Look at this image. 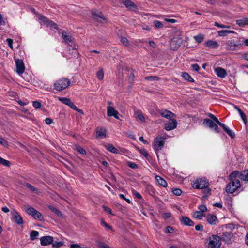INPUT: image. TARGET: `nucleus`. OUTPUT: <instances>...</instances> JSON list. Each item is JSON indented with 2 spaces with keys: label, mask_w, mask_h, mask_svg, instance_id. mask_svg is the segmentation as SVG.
Masks as SVG:
<instances>
[{
  "label": "nucleus",
  "mask_w": 248,
  "mask_h": 248,
  "mask_svg": "<svg viewBox=\"0 0 248 248\" xmlns=\"http://www.w3.org/2000/svg\"><path fill=\"white\" fill-rule=\"evenodd\" d=\"M236 22L240 27H243L245 25H248V18L244 17L242 19H238L236 21Z\"/></svg>",
  "instance_id": "25"
},
{
  "label": "nucleus",
  "mask_w": 248,
  "mask_h": 248,
  "mask_svg": "<svg viewBox=\"0 0 248 248\" xmlns=\"http://www.w3.org/2000/svg\"><path fill=\"white\" fill-rule=\"evenodd\" d=\"M166 139V135H158L154 139L153 142V147L156 154L163 148Z\"/></svg>",
  "instance_id": "2"
},
{
  "label": "nucleus",
  "mask_w": 248,
  "mask_h": 248,
  "mask_svg": "<svg viewBox=\"0 0 248 248\" xmlns=\"http://www.w3.org/2000/svg\"><path fill=\"white\" fill-rule=\"evenodd\" d=\"M15 62L16 67V72L18 74L21 75L24 72L25 70L23 62L22 60L16 59Z\"/></svg>",
  "instance_id": "11"
},
{
  "label": "nucleus",
  "mask_w": 248,
  "mask_h": 248,
  "mask_svg": "<svg viewBox=\"0 0 248 248\" xmlns=\"http://www.w3.org/2000/svg\"><path fill=\"white\" fill-rule=\"evenodd\" d=\"M46 26H49L52 29H57L58 28L57 25L51 21H49Z\"/></svg>",
  "instance_id": "42"
},
{
  "label": "nucleus",
  "mask_w": 248,
  "mask_h": 248,
  "mask_svg": "<svg viewBox=\"0 0 248 248\" xmlns=\"http://www.w3.org/2000/svg\"><path fill=\"white\" fill-rule=\"evenodd\" d=\"M219 36L224 37L228 33H235V32L231 30H221L217 31Z\"/></svg>",
  "instance_id": "29"
},
{
  "label": "nucleus",
  "mask_w": 248,
  "mask_h": 248,
  "mask_svg": "<svg viewBox=\"0 0 248 248\" xmlns=\"http://www.w3.org/2000/svg\"><path fill=\"white\" fill-rule=\"evenodd\" d=\"M127 165L128 167L132 169H137L138 168V166L135 163L132 162H128Z\"/></svg>",
  "instance_id": "51"
},
{
  "label": "nucleus",
  "mask_w": 248,
  "mask_h": 248,
  "mask_svg": "<svg viewBox=\"0 0 248 248\" xmlns=\"http://www.w3.org/2000/svg\"><path fill=\"white\" fill-rule=\"evenodd\" d=\"M192 216L195 218L201 220L205 217V214L200 211H196L193 213Z\"/></svg>",
  "instance_id": "30"
},
{
  "label": "nucleus",
  "mask_w": 248,
  "mask_h": 248,
  "mask_svg": "<svg viewBox=\"0 0 248 248\" xmlns=\"http://www.w3.org/2000/svg\"><path fill=\"white\" fill-rule=\"evenodd\" d=\"M59 101L62 102L63 104L68 106L71 108H73L74 110L80 113L83 114L82 110L79 109L76 106L73 102L68 98L59 97L58 98Z\"/></svg>",
  "instance_id": "7"
},
{
  "label": "nucleus",
  "mask_w": 248,
  "mask_h": 248,
  "mask_svg": "<svg viewBox=\"0 0 248 248\" xmlns=\"http://www.w3.org/2000/svg\"><path fill=\"white\" fill-rule=\"evenodd\" d=\"M145 79L147 80L154 81L155 80H158V78L156 76H148L146 77Z\"/></svg>",
  "instance_id": "49"
},
{
  "label": "nucleus",
  "mask_w": 248,
  "mask_h": 248,
  "mask_svg": "<svg viewBox=\"0 0 248 248\" xmlns=\"http://www.w3.org/2000/svg\"><path fill=\"white\" fill-rule=\"evenodd\" d=\"M121 43L124 46H127L129 44V41L125 37H122L121 39Z\"/></svg>",
  "instance_id": "47"
},
{
  "label": "nucleus",
  "mask_w": 248,
  "mask_h": 248,
  "mask_svg": "<svg viewBox=\"0 0 248 248\" xmlns=\"http://www.w3.org/2000/svg\"><path fill=\"white\" fill-rule=\"evenodd\" d=\"M195 229L197 231H202L203 230V226L201 224L197 225L195 226Z\"/></svg>",
  "instance_id": "61"
},
{
  "label": "nucleus",
  "mask_w": 248,
  "mask_h": 248,
  "mask_svg": "<svg viewBox=\"0 0 248 248\" xmlns=\"http://www.w3.org/2000/svg\"><path fill=\"white\" fill-rule=\"evenodd\" d=\"M70 84V81L66 78H62L56 80L54 83V87L58 91L66 89Z\"/></svg>",
  "instance_id": "4"
},
{
  "label": "nucleus",
  "mask_w": 248,
  "mask_h": 248,
  "mask_svg": "<svg viewBox=\"0 0 248 248\" xmlns=\"http://www.w3.org/2000/svg\"><path fill=\"white\" fill-rule=\"evenodd\" d=\"M104 75V71L101 68L96 73L97 78L100 80H102L103 79Z\"/></svg>",
  "instance_id": "39"
},
{
  "label": "nucleus",
  "mask_w": 248,
  "mask_h": 248,
  "mask_svg": "<svg viewBox=\"0 0 248 248\" xmlns=\"http://www.w3.org/2000/svg\"><path fill=\"white\" fill-rule=\"evenodd\" d=\"M93 17L96 21L99 22H104L106 21V19L104 16L101 13L98 14L92 12V13Z\"/></svg>",
  "instance_id": "21"
},
{
  "label": "nucleus",
  "mask_w": 248,
  "mask_h": 248,
  "mask_svg": "<svg viewBox=\"0 0 248 248\" xmlns=\"http://www.w3.org/2000/svg\"><path fill=\"white\" fill-rule=\"evenodd\" d=\"M154 25L155 26V27L157 28H161L163 26L162 23L160 21L158 20H155L154 21Z\"/></svg>",
  "instance_id": "48"
},
{
  "label": "nucleus",
  "mask_w": 248,
  "mask_h": 248,
  "mask_svg": "<svg viewBox=\"0 0 248 248\" xmlns=\"http://www.w3.org/2000/svg\"><path fill=\"white\" fill-rule=\"evenodd\" d=\"M191 66L194 71H198L200 69V67L197 64H193Z\"/></svg>",
  "instance_id": "59"
},
{
  "label": "nucleus",
  "mask_w": 248,
  "mask_h": 248,
  "mask_svg": "<svg viewBox=\"0 0 248 248\" xmlns=\"http://www.w3.org/2000/svg\"><path fill=\"white\" fill-rule=\"evenodd\" d=\"M38 18L41 24L47 26L49 20L46 17L42 15H39L38 16Z\"/></svg>",
  "instance_id": "28"
},
{
  "label": "nucleus",
  "mask_w": 248,
  "mask_h": 248,
  "mask_svg": "<svg viewBox=\"0 0 248 248\" xmlns=\"http://www.w3.org/2000/svg\"><path fill=\"white\" fill-rule=\"evenodd\" d=\"M182 77L186 80L189 81V82H193V79L191 77V76L187 73L183 72L182 74Z\"/></svg>",
  "instance_id": "37"
},
{
  "label": "nucleus",
  "mask_w": 248,
  "mask_h": 248,
  "mask_svg": "<svg viewBox=\"0 0 248 248\" xmlns=\"http://www.w3.org/2000/svg\"><path fill=\"white\" fill-rule=\"evenodd\" d=\"M240 179L248 181V170H245L241 172V174L240 175Z\"/></svg>",
  "instance_id": "32"
},
{
  "label": "nucleus",
  "mask_w": 248,
  "mask_h": 248,
  "mask_svg": "<svg viewBox=\"0 0 248 248\" xmlns=\"http://www.w3.org/2000/svg\"><path fill=\"white\" fill-rule=\"evenodd\" d=\"M62 37L64 42L66 44H69L73 42L74 38L69 33L62 31Z\"/></svg>",
  "instance_id": "16"
},
{
  "label": "nucleus",
  "mask_w": 248,
  "mask_h": 248,
  "mask_svg": "<svg viewBox=\"0 0 248 248\" xmlns=\"http://www.w3.org/2000/svg\"><path fill=\"white\" fill-rule=\"evenodd\" d=\"M224 130L232 138H234L235 137V134L233 132L229 127L226 126L224 124L221 126Z\"/></svg>",
  "instance_id": "27"
},
{
  "label": "nucleus",
  "mask_w": 248,
  "mask_h": 248,
  "mask_svg": "<svg viewBox=\"0 0 248 248\" xmlns=\"http://www.w3.org/2000/svg\"><path fill=\"white\" fill-rule=\"evenodd\" d=\"M205 46L210 48L215 49L219 47V44L216 41L208 40L205 42Z\"/></svg>",
  "instance_id": "20"
},
{
  "label": "nucleus",
  "mask_w": 248,
  "mask_h": 248,
  "mask_svg": "<svg viewBox=\"0 0 248 248\" xmlns=\"http://www.w3.org/2000/svg\"><path fill=\"white\" fill-rule=\"evenodd\" d=\"M207 248H219L221 245V238L217 235H212L207 239Z\"/></svg>",
  "instance_id": "1"
},
{
  "label": "nucleus",
  "mask_w": 248,
  "mask_h": 248,
  "mask_svg": "<svg viewBox=\"0 0 248 248\" xmlns=\"http://www.w3.org/2000/svg\"><path fill=\"white\" fill-rule=\"evenodd\" d=\"M182 40L179 38H174L170 42V47L173 50H177L180 46Z\"/></svg>",
  "instance_id": "10"
},
{
  "label": "nucleus",
  "mask_w": 248,
  "mask_h": 248,
  "mask_svg": "<svg viewBox=\"0 0 248 248\" xmlns=\"http://www.w3.org/2000/svg\"><path fill=\"white\" fill-rule=\"evenodd\" d=\"M230 180L231 182L227 185L226 187V191L228 193H232L234 192L241 186L238 179Z\"/></svg>",
  "instance_id": "6"
},
{
  "label": "nucleus",
  "mask_w": 248,
  "mask_h": 248,
  "mask_svg": "<svg viewBox=\"0 0 248 248\" xmlns=\"http://www.w3.org/2000/svg\"><path fill=\"white\" fill-rule=\"evenodd\" d=\"M11 215L12 216V220L17 224L18 225H21L23 223V219L19 214L16 210H13L11 211Z\"/></svg>",
  "instance_id": "9"
},
{
  "label": "nucleus",
  "mask_w": 248,
  "mask_h": 248,
  "mask_svg": "<svg viewBox=\"0 0 248 248\" xmlns=\"http://www.w3.org/2000/svg\"><path fill=\"white\" fill-rule=\"evenodd\" d=\"M96 137L99 138H104L106 136V130L103 127L96 128Z\"/></svg>",
  "instance_id": "22"
},
{
  "label": "nucleus",
  "mask_w": 248,
  "mask_h": 248,
  "mask_svg": "<svg viewBox=\"0 0 248 248\" xmlns=\"http://www.w3.org/2000/svg\"><path fill=\"white\" fill-rule=\"evenodd\" d=\"M239 115H240L242 119L244 121V123L246 124L247 122V117L244 113L241 110L239 111Z\"/></svg>",
  "instance_id": "46"
},
{
  "label": "nucleus",
  "mask_w": 248,
  "mask_h": 248,
  "mask_svg": "<svg viewBox=\"0 0 248 248\" xmlns=\"http://www.w3.org/2000/svg\"><path fill=\"white\" fill-rule=\"evenodd\" d=\"M6 41L8 43V45L9 46V47L13 49V46H12V43H13V40L10 38H8L6 39Z\"/></svg>",
  "instance_id": "60"
},
{
  "label": "nucleus",
  "mask_w": 248,
  "mask_h": 248,
  "mask_svg": "<svg viewBox=\"0 0 248 248\" xmlns=\"http://www.w3.org/2000/svg\"><path fill=\"white\" fill-rule=\"evenodd\" d=\"M212 128H213L216 132H217V133L219 132L218 126L217 125V124H216L215 123H214V124H213V126H212Z\"/></svg>",
  "instance_id": "63"
},
{
  "label": "nucleus",
  "mask_w": 248,
  "mask_h": 248,
  "mask_svg": "<svg viewBox=\"0 0 248 248\" xmlns=\"http://www.w3.org/2000/svg\"><path fill=\"white\" fill-rule=\"evenodd\" d=\"M208 182L205 178H199L195 180L192 184V186L196 189H203L205 188V191L207 193H209L210 191V189L208 187Z\"/></svg>",
  "instance_id": "3"
},
{
  "label": "nucleus",
  "mask_w": 248,
  "mask_h": 248,
  "mask_svg": "<svg viewBox=\"0 0 248 248\" xmlns=\"http://www.w3.org/2000/svg\"><path fill=\"white\" fill-rule=\"evenodd\" d=\"M212 120H213V121H215L217 124L220 126H221L223 124V123L220 122L219 121V120H218V119L216 116H215Z\"/></svg>",
  "instance_id": "62"
},
{
  "label": "nucleus",
  "mask_w": 248,
  "mask_h": 248,
  "mask_svg": "<svg viewBox=\"0 0 248 248\" xmlns=\"http://www.w3.org/2000/svg\"><path fill=\"white\" fill-rule=\"evenodd\" d=\"M122 2L129 10L135 11L137 9V6L130 0H122Z\"/></svg>",
  "instance_id": "15"
},
{
  "label": "nucleus",
  "mask_w": 248,
  "mask_h": 248,
  "mask_svg": "<svg viewBox=\"0 0 248 248\" xmlns=\"http://www.w3.org/2000/svg\"><path fill=\"white\" fill-rule=\"evenodd\" d=\"M53 238L51 236H45L41 237L40 244L42 246H46L52 244Z\"/></svg>",
  "instance_id": "13"
},
{
  "label": "nucleus",
  "mask_w": 248,
  "mask_h": 248,
  "mask_svg": "<svg viewBox=\"0 0 248 248\" xmlns=\"http://www.w3.org/2000/svg\"><path fill=\"white\" fill-rule=\"evenodd\" d=\"M119 112L117 110H115L114 108L111 106H108L107 108V115L108 116H113L116 119H118Z\"/></svg>",
  "instance_id": "17"
},
{
  "label": "nucleus",
  "mask_w": 248,
  "mask_h": 248,
  "mask_svg": "<svg viewBox=\"0 0 248 248\" xmlns=\"http://www.w3.org/2000/svg\"><path fill=\"white\" fill-rule=\"evenodd\" d=\"M180 220L182 224L186 226H193L194 225V222L186 217H182L180 218Z\"/></svg>",
  "instance_id": "19"
},
{
  "label": "nucleus",
  "mask_w": 248,
  "mask_h": 248,
  "mask_svg": "<svg viewBox=\"0 0 248 248\" xmlns=\"http://www.w3.org/2000/svg\"><path fill=\"white\" fill-rule=\"evenodd\" d=\"M155 180L158 183V185L163 187H166L167 186V182L160 176L156 175L155 176Z\"/></svg>",
  "instance_id": "24"
},
{
  "label": "nucleus",
  "mask_w": 248,
  "mask_h": 248,
  "mask_svg": "<svg viewBox=\"0 0 248 248\" xmlns=\"http://www.w3.org/2000/svg\"><path fill=\"white\" fill-rule=\"evenodd\" d=\"M76 149L81 154H82V155H86V151L84 149H83L82 147H81L80 146H76Z\"/></svg>",
  "instance_id": "43"
},
{
  "label": "nucleus",
  "mask_w": 248,
  "mask_h": 248,
  "mask_svg": "<svg viewBox=\"0 0 248 248\" xmlns=\"http://www.w3.org/2000/svg\"><path fill=\"white\" fill-rule=\"evenodd\" d=\"M0 144L4 146H7L8 145V142L3 138L0 137Z\"/></svg>",
  "instance_id": "52"
},
{
  "label": "nucleus",
  "mask_w": 248,
  "mask_h": 248,
  "mask_svg": "<svg viewBox=\"0 0 248 248\" xmlns=\"http://www.w3.org/2000/svg\"><path fill=\"white\" fill-rule=\"evenodd\" d=\"M25 212L30 216H31L35 219L39 221L44 220L43 216L39 211L35 209L34 208L28 206H24Z\"/></svg>",
  "instance_id": "5"
},
{
  "label": "nucleus",
  "mask_w": 248,
  "mask_h": 248,
  "mask_svg": "<svg viewBox=\"0 0 248 248\" xmlns=\"http://www.w3.org/2000/svg\"><path fill=\"white\" fill-rule=\"evenodd\" d=\"M215 72L217 77L223 78L227 75V72L226 70L220 67H218L215 69Z\"/></svg>",
  "instance_id": "18"
},
{
  "label": "nucleus",
  "mask_w": 248,
  "mask_h": 248,
  "mask_svg": "<svg viewBox=\"0 0 248 248\" xmlns=\"http://www.w3.org/2000/svg\"><path fill=\"white\" fill-rule=\"evenodd\" d=\"M135 117L138 118L141 122L145 121V118L141 112L138 111L135 113Z\"/></svg>",
  "instance_id": "35"
},
{
  "label": "nucleus",
  "mask_w": 248,
  "mask_h": 248,
  "mask_svg": "<svg viewBox=\"0 0 248 248\" xmlns=\"http://www.w3.org/2000/svg\"><path fill=\"white\" fill-rule=\"evenodd\" d=\"M171 214L170 213H166L163 214V217L165 219L169 218L171 217Z\"/></svg>",
  "instance_id": "64"
},
{
  "label": "nucleus",
  "mask_w": 248,
  "mask_h": 248,
  "mask_svg": "<svg viewBox=\"0 0 248 248\" xmlns=\"http://www.w3.org/2000/svg\"><path fill=\"white\" fill-rule=\"evenodd\" d=\"M194 39L198 43H201L204 39V35L202 34H198L194 37Z\"/></svg>",
  "instance_id": "40"
},
{
  "label": "nucleus",
  "mask_w": 248,
  "mask_h": 248,
  "mask_svg": "<svg viewBox=\"0 0 248 248\" xmlns=\"http://www.w3.org/2000/svg\"><path fill=\"white\" fill-rule=\"evenodd\" d=\"M241 174V172L239 171H233L229 175L230 180L236 179V178L240 179V175Z\"/></svg>",
  "instance_id": "31"
},
{
  "label": "nucleus",
  "mask_w": 248,
  "mask_h": 248,
  "mask_svg": "<svg viewBox=\"0 0 248 248\" xmlns=\"http://www.w3.org/2000/svg\"><path fill=\"white\" fill-rule=\"evenodd\" d=\"M160 115L163 117L167 119H170L175 116V114L168 110H163L160 113Z\"/></svg>",
  "instance_id": "23"
},
{
  "label": "nucleus",
  "mask_w": 248,
  "mask_h": 248,
  "mask_svg": "<svg viewBox=\"0 0 248 248\" xmlns=\"http://www.w3.org/2000/svg\"><path fill=\"white\" fill-rule=\"evenodd\" d=\"M173 229L170 226H167L165 229V232L171 233L173 232Z\"/></svg>",
  "instance_id": "56"
},
{
  "label": "nucleus",
  "mask_w": 248,
  "mask_h": 248,
  "mask_svg": "<svg viewBox=\"0 0 248 248\" xmlns=\"http://www.w3.org/2000/svg\"><path fill=\"white\" fill-rule=\"evenodd\" d=\"M39 235V232L36 231H32L30 232V237L31 240H35Z\"/></svg>",
  "instance_id": "36"
},
{
  "label": "nucleus",
  "mask_w": 248,
  "mask_h": 248,
  "mask_svg": "<svg viewBox=\"0 0 248 248\" xmlns=\"http://www.w3.org/2000/svg\"><path fill=\"white\" fill-rule=\"evenodd\" d=\"M214 122L213 120L209 119H205L203 121V124H206L207 125L209 128H212V126H213V124H214Z\"/></svg>",
  "instance_id": "38"
},
{
  "label": "nucleus",
  "mask_w": 248,
  "mask_h": 248,
  "mask_svg": "<svg viewBox=\"0 0 248 248\" xmlns=\"http://www.w3.org/2000/svg\"><path fill=\"white\" fill-rule=\"evenodd\" d=\"M132 194L137 198L139 199H142L141 195L138 192H137L136 191L133 190H132Z\"/></svg>",
  "instance_id": "53"
},
{
  "label": "nucleus",
  "mask_w": 248,
  "mask_h": 248,
  "mask_svg": "<svg viewBox=\"0 0 248 248\" xmlns=\"http://www.w3.org/2000/svg\"><path fill=\"white\" fill-rule=\"evenodd\" d=\"M173 193L177 196H179L182 193V191L179 188H175L173 189L172 191Z\"/></svg>",
  "instance_id": "50"
},
{
  "label": "nucleus",
  "mask_w": 248,
  "mask_h": 248,
  "mask_svg": "<svg viewBox=\"0 0 248 248\" xmlns=\"http://www.w3.org/2000/svg\"><path fill=\"white\" fill-rule=\"evenodd\" d=\"M48 207L52 212H54L58 217L62 216V213L55 207L53 206L52 205H48Z\"/></svg>",
  "instance_id": "34"
},
{
  "label": "nucleus",
  "mask_w": 248,
  "mask_h": 248,
  "mask_svg": "<svg viewBox=\"0 0 248 248\" xmlns=\"http://www.w3.org/2000/svg\"><path fill=\"white\" fill-rule=\"evenodd\" d=\"M105 147L107 150L109 151V152L112 153H118V150L113 145L111 144H107L105 145Z\"/></svg>",
  "instance_id": "26"
},
{
  "label": "nucleus",
  "mask_w": 248,
  "mask_h": 248,
  "mask_svg": "<svg viewBox=\"0 0 248 248\" xmlns=\"http://www.w3.org/2000/svg\"><path fill=\"white\" fill-rule=\"evenodd\" d=\"M53 244V246L56 248H59L62 246V243L61 242H55Z\"/></svg>",
  "instance_id": "57"
},
{
  "label": "nucleus",
  "mask_w": 248,
  "mask_h": 248,
  "mask_svg": "<svg viewBox=\"0 0 248 248\" xmlns=\"http://www.w3.org/2000/svg\"><path fill=\"white\" fill-rule=\"evenodd\" d=\"M98 246L100 248H111L108 245L101 242H98Z\"/></svg>",
  "instance_id": "45"
},
{
  "label": "nucleus",
  "mask_w": 248,
  "mask_h": 248,
  "mask_svg": "<svg viewBox=\"0 0 248 248\" xmlns=\"http://www.w3.org/2000/svg\"><path fill=\"white\" fill-rule=\"evenodd\" d=\"M242 46V44L236 43L233 40H228L226 43V48L229 50H236L237 47L240 48Z\"/></svg>",
  "instance_id": "8"
},
{
  "label": "nucleus",
  "mask_w": 248,
  "mask_h": 248,
  "mask_svg": "<svg viewBox=\"0 0 248 248\" xmlns=\"http://www.w3.org/2000/svg\"><path fill=\"white\" fill-rule=\"evenodd\" d=\"M177 126V121L174 119H170V121L165 125V128L167 131L175 129Z\"/></svg>",
  "instance_id": "14"
},
{
  "label": "nucleus",
  "mask_w": 248,
  "mask_h": 248,
  "mask_svg": "<svg viewBox=\"0 0 248 248\" xmlns=\"http://www.w3.org/2000/svg\"><path fill=\"white\" fill-rule=\"evenodd\" d=\"M25 186L30 190L34 192L35 193L37 194H39L40 193V191H39V190L37 188H36L35 187H34V186L31 185L30 184L27 183L25 184Z\"/></svg>",
  "instance_id": "33"
},
{
  "label": "nucleus",
  "mask_w": 248,
  "mask_h": 248,
  "mask_svg": "<svg viewBox=\"0 0 248 248\" xmlns=\"http://www.w3.org/2000/svg\"><path fill=\"white\" fill-rule=\"evenodd\" d=\"M0 164L7 167H9L10 165V162L3 158L0 157Z\"/></svg>",
  "instance_id": "41"
},
{
  "label": "nucleus",
  "mask_w": 248,
  "mask_h": 248,
  "mask_svg": "<svg viewBox=\"0 0 248 248\" xmlns=\"http://www.w3.org/2000/svg\"><path fill=\"white\" fill-rule=\"evenodd\" d=\"M41 104L38 101H33V106L36 108H38L41 107Z\"/></svg>",
  "instance_id": "55"
},
{
  "label": "nucleus",
  "mask_w": 248,
  "mask_h": 248,
  "mask_svg": "<svg viewBox=\"0 0 248 248\" xmlns=\"http://www.w3.org/2000/svg\"><path fill=\"white\" fill-rule=\"evenodd\" d=\"M103 208L104 210V211H105L106 212L109 213L111 215H113L112 210L109 208H108L105 206H103Z\"/></svg>",
  "instance_id": "58"
},
{
  "label": "nucleus",
  "mask_w": 248,
  "mask_h": 248,
  "mask_svg": "<svg viewBox=\"0 0 248 248\" xmlns=\"http://www.w3.org/2000/svg\"><path fill=\"white\" fill-rule=\"evenodd\" d=\"M198 209L200 210V211L202 213L207 211V209L206 206L204 204L199 205L198 207Z\"/></svg>",
  "instance_id": "44"
},
{
  "label": "nucleus",
  "mask_w": 248,
  "mask_h": 248,
  "mask_svg": "<svg viewBox=\"0 0 248 248\" xmlns=\"http://www.w3.org/2000/svg\"><path fill=\"white\" fill-rule=\"evenodd\" d=\"M206 221L211 225H216L218 220L217 217L213 214H208L206 217Z\"/></svg>",
  "instance_id": "12"
},
{
  "label": "nucleus",
  "mask_w": 248,
  "mask_h": 248,
  "mask_svg": "<svg viewBox=\"0 0 248 248\" xmlns=\"http://www.w3.org/2000/svg\"><path fill=\"white\" fill-rule=\"evenodd\" d=\"M101 224L102 226H104L105 227L112 230V227L110 226H109L108 224H107L103 220H101Z\"/></svg>",
  "instance_id": "54"
}]
</instances>
